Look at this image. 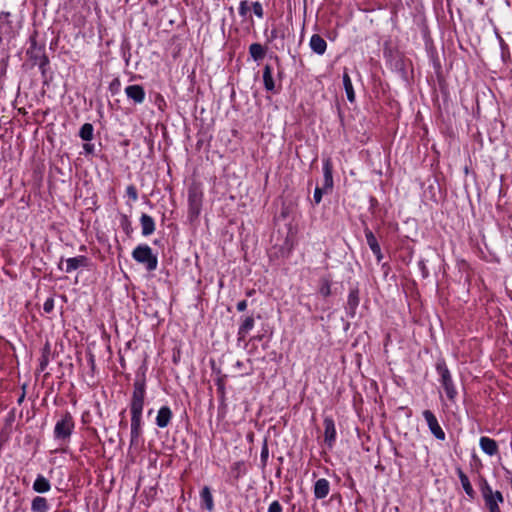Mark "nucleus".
Listing matches in <instances>:
<instances>
[{"label": "nucleus", "instance_id": "obj_39", "mask_svg": "<svg viewBox=\"0 0 512 512\" xmlns=\"http://www.w3.org/2000/svg\"><path fill=\"white\" fill-rule=\"evenodd\" d=\"M50 60L49 57H42L41 60L37 61V63H34L35 65H38L42 77H46L47 68L49 66Z\"/></svg>", "mask_w": 512, "mask_h": 512}, {"label": "nucleus", "instance_id": "obj_40", "mask_svg": "<svg viewBox=\"0 0 512 512\" xmlns=\"http://www.w3.org/2000/svg\"><path fill=\"white\" fill-rule=\"evenodd\" d=\"M146 372H147V365H146V362L144 361L136 372L135 380H143V383L146 384Z\"/></svg>", "mask_w": 512, "mask_h": 512}, {"label": "nucleus", "instance_id": "obj_15", "mask_svg": "<svg viewBox=\"0 0 512 512\" xmlns=\"http://www.w3.org/2000/svg\"><path fill=\"white\" fill-rule=\"evenodd\" d=\"M263 84L266 91L273 94H277L280 91L281 84L276 86V82L273 78V68L271 65L266 64L263 68Z\"/></svg>", "mask_w": 512, "mask_h": 512}, {"label": "nucleus", "instance_id": "obj_4", "mask_svg": "<svg viewBox=\"0 0 512 512\" xmlns=\"http://www.w3.org/2000/svg\"><path fill=\"white\" fill-rule=\"evenodd\" d=\"M132 258L143 265L147 271L151 272L157 269L158 258L153 253L151 247L147 244H139L132 251Z\"/></svg>", "mask_w": 512, "mask_h": 512}, {"label": "nucleus", "instance_id": "obj_16", "mask_svg": "<svg viewBox=\"0 0 512 512\" xmlns=\"http://www.w3.org/2000/svg\"><path fill=\"white\" fill-rule=\"evenodd\" d=\"M333 162L331 157H326L323 159V187L326 190H333L334 181H333Z\"/></svg>", "mask_w": 512, "mask_h": 512}, {"label": "nucleus", "instance_id": "obj_23", "mask_svg": "<svg viewBox=\"0 0 512 512\" xmlns=\"http://www.w3.org/2000/svg\"><path fill=\"white\" fill-rule=\"evenodd\" d=\"M51 345L47 341L41 349V356L39 358V366L37 368V372H43L46 370L51 357Z\"/></svg>", "mask_w": 512, "mask_h": 512}, {"label": "nucleus", "instance_id": "obj_64", "mask_svg": "<svg viewBox=\"0 0 512 512\" xmlns=\"http://www.w3.org/2000/svg\"><path fill=\"white\" fill-rule=\"evenodd\" d=\"M178 359H179V354L176 356L175 354L173 355V362L176 364L178 362Z\"/></svg>", "mask_w": 512, "mask_h": 512}, {"label": "nucleus", "instance_id": "obj_46", "mask_svg": "<svg viewBox=\"0 0 512 512\" xmlns=\"http://www.w3.org/2000/svg\"><path fill=\"white\" fill-rule=\"evenodd\" d=\"M87 361L91 370V375L93 376L96 370V360L95 355L91 351H88L87 353Z\"/></svg>", "mask_w": 512, "mask_h": 512}, {"label": "nucleus", "instance_id": "obj_38", "mask_svg": "<svg viewBox=\"0 0 512 512\" xmlns=\"http://www.w3.org/2000/svg\"><path fill=\"white\" fill-rule=\"evenodd\" d=\"M251 10L250 4L247 0H242L239 3L238 12L239 15L243 18H246Z\"/></svg>", "mask_w": 512, "mask_h": 512}, {"label": "nucleus", "instance_id": "obj_56", "mask_svg": "<svg viewBox=\"0 0 512 512\" xmlns=\"http://www.w3.org/2000/svg\"><path fill=\"white\" fill-rule=\"evenodd\" d=\"M15 419V413H14V410L10 411L8 416H7V419H6V422L7 424H11Z\"/></svg>", "mask_w": 512, "mask_h": 512}, {"label": "nucleus", "instance_id": "obj_43", "mask_svg": "<svg viewBox=\"0 0 512 512\" xmlns=\"http://www.w3.org/2000/svg\"><path fill=\"white\" fill-rule=\"evenodd\" d=\"M10 17H11L10 12L2 11L0 13V28H2L4 26L11 27Z\"/></svg>", "mask_w": 512, "mask_h": 512}, {"label": "nucleus", "instance_id": "obj_44", "mask_svg": "<svg viewBox=\"0 0 512 512\" xmlns=\"http://www.w3.org/2000/svg\"><path fill=\"white\" fill-rule=\"evenodd\" d=\"M120 89H121V82H120L119 78H114L109 84V91L113 95H115L120 92Z\"/></svg>", "mask_w": 512, "mask_h": 512}, {"label": "nucleus", "instance_id": "obj_10", "mask_svg": "<svg viewBox=\"0 0 512 512\" xmlns=\"http://www.w3.org/2000/svg\"><path fill=\"white\" fill-rule=\"evenodd\" d=\"M422 415L426 420L427 425L431 433L434 435V437L438 440L444 441L446 438V434L442 427L440 426L434 413L431 410H424Z\"/></svg>", "mask_w": 512, "mask_h": 512}, {"label": "nucleus", "instance_id": "obj_5", "mask_svg": "<svg viewBox=\"0 0 512 512\" xmlns=\"http://www.w3.org/2000/svg\"><path fill=\"white\" fill-rule=\"evenodd\" d=\"M130 448H138L144 442L143 438V410H130Z\"/></svg>", "mask_w": 512, "mask_h": 512}, {"label": "nucleus", "instance_id": "obj_57", "mask_svg": "<svg viewBox=\"0 0 512 512\" xmlns=\"http://www.w3.org/2000/svg\"><path fill=\"white\" fill-rule=\"evenodd\" d=\"M218 394V397H219V400L221 402V404H225V400H226V391H223L222 393L221 392H217Z\"/></svg>", "mask_w": 512, "mask_h": 512}, {"label": "nucleus", "instance_id": "obj_27", "mask_svg": "<svg viewBox=\"0 0 512 512\" xmlns=\"http://www.w3.org/2000/svg\"><path fill=\"white\" fill-rule=\"evenodd\" d=\"M49 508V503L45 497L36 496L31 502L32 512H48Z\"/></svg>", "mask_w": 512, "mask_h": 512}, {"label": "nucleus", "instance_id": "obj_6", "mask_svg": "<svg viewBox=\"0 0 512 512\" xmlns=\"http://www.w3.org/2000/svg\"><path fill=\"white\" fill-rule=\"evenodd\" d=\"M203 192L199 185L192 184L188 188V216L191 221L197 219L201 213Z\"/></svg>", "mask_w": 512, "mask_h": 512}, {"label": "nucleus", "instance_id": "obj_22", "mask_svg": "<svg viewBox=\"0 0 512 512\" xmlns=\"http://www.w3.org/2000/svg\"><path fill=\"white\" fill-rule=\"evenodd\" d=\"M201 507L209 512L214 510V501L211 490L208 486H204L200 491Z\"/></svg>", "mask_w": 512, "mask_h": 512}, {"label": "nucleus", "instance_id": "obj_51", "mask_svg": "<svg viewBox=\"0 0 512 512\" xmlns=\"http://www.w3.org/2000/svg\"><path fill=\"white\" fill-rule=\"evenodd\" d=\"M418 267L421 271V275L423 278H428L429 277V270L426 266V263H425V260L424 259H421L419 262H418Z\"/></svg>", "mask_w": 512, "mask_h": 512}, {"label": "nucleus", "instance_id": "obj_35", "mask_svg": "<svg viewBox=\"0 0 512 512\" xmlns=\"http://www.w3.org/2000/svg\"><path fill=\"white\" fill-rule=\"evenodd\" d=\"M500 48H501V57L504 63H508L511 61V54L508 44L500 37Z\"/></svg>", "mask_w": 512, "mask_h": 512}, {"label": "nucleus", "instance_id": "obj_28", "mask_svg": "<svg viewBox=\"0 0 512 512\" xmlns=\"http://www.w3.org/2000/svg\"><path fill=\"white\" fill-rule=\"evenodd\" d=\"M343 86H344L348 101L353 103L355 101V92H354L351 78L347 72V69H345L343 72Z\"/></svg>", "mask_w": 512, "mask_h": 512}, {"label": "nucleus", "instance_id": "obj_60", "mask_svg": "<svg viewBox=\"0 0 512 512\" xmlns=\"http://www.w3.org/2000/svg\"><path fill=\"white\" fill-rule=\"evenodd\" d=\"M370 205H371V208H374L378 205V201L375 197L370 198Z\"/></svg>", "mask_w": 512, "mask_h": 512}, {"label": "nucleus", "instance_id": "obj_12", "mask_svg": "<svg viewBox=\"0 0 512 512\" xmlns=\"http://www.w3.org/2000/svg\"><path fill=\"white\" fill-rule=\"evenodd\" d=\"M360 303V290L358 286L352 287L349 290L346 304V313L350 318H354L356 315L357 308Z\"/></svg>", "mask_w": 512, "mask_h": 512}, {"label": "nucleus", "instance_id": "obj_2", "mask_svg": "<svg viewBox=\"0 0 512 512\" xmlns=\"http://www.w3.org/2000/svg\"><path fill=\"white\" fill-rule=\"evenodd\" d=\"M75 429V420L69 411H64L57 419L53 436L54 440L61 445H67L70 442L71 436Z\"/></svg>", "mask_w": 512, "mask_h": 512}, {"label": "nucleus", "instance_id": "obj_50", "mask_svg": "<svg viewBox=\"0 0 512 512\" xmlns=\"http://www.w3.org/2000/svg\"><path fill=\"white\" fill-rule=\"evenodd\" d=\"M54 309V299L49 297L43 304V310L45 313H51Z\"/></svg>", "mask_w": 512, "mask_h": 512}, {"label": "nucleus", "instance_id": "obj_21", "mask_svg": "<svg viewBox=\"0 0 512 512\" xmlns=\"http://www.w3.org/2000/svg\"><path fill=\"white\" fill-rule=\"evenodd\" d=\"M456 471H457L458 477L460 479V482L462 484V487H463L465 493L467 494V496L469 497L470 500H474L475 496H476V492L473 489L468 476L464 473V471L460 467H458L456 469Z\"/></svg>", "mask_w": 512, "mask_h": 512}, {"label": "nucleus", "instance_id": "obj_36", "mask_svg": "<svg viewBox=\"0 0 512 512\" xmlns=\"http://www.w3.org/2000/svg\"><path fill=\"white\" fill-rule=\"evenodd\" d=\"M268 458H269L268 442H267V439H264V442H263V445L261 448V454H260V461H261L262 468H265L267 466Z\"/></svg>", "mask_w": 512, "mask_h": 512}, {"label": "nucleus", "instance_id": "obj_42", "mask_svg": "<svg viewBox=\"0 0 512 512\" xmlns=\"http://www.w3.org/2000/svg\"><path fill=\"white\" fill-rule=\"evenodd\" d=\"M250 7L253 10V13L258 18H263L264 17V9H263V6H262V4L260 2H258V1L253 2V3H251Z\"/></svg>", "mask_w": 512, "mask_h": 512}, {"label": "nucleus", "instance_id": "obj_62", "mask_svg": "<svg viewBox=\"0 0 512 512\" xmlns=\"http://www.w3.org/2000/svg\"><path fill=\"white\" fill-rule=\"evenodd\" d=\"M120 365H121V367H122L123 369H124V368H125V366H126V364H125V360H124V358H123L122 356L120 357Z\"/></svg>", "mask_w": 512, "mask_h": 512}, {"label": "nucleus", "instance_id": "obj_25", "mask_svg": "<svg viewBox=\"0 0 512 512\" xmlns=\"http://www.w3.org/2000/svg\"><path fill=\"white\" fill-rule=\"evenodd\" d=\"M140 225L142 229V235L143 236H149L155 231V222L154 219L146 214L143 213L140 217Z\"/></svg>", "mask_w": 512, "mask_h": 512}, {"label": "nucleus", "instance_id": "obj_31", "mask_svg": "<svg viewBox=\"0 0 512 512\" xmlns=\"http://www.w3.org/2000/svg\"><path fill=\"white\" fill-rule=\"evenodd\" d=\"M364 234H365L367 244L372 252L375 251L376 249L381 248L376 236L374 235V233L372 232V230L369 227H367V226L364 227Z\"/></svg>", "mask_w": 512, "mask_h": 512}, {"label": "nucleus", "instance_id": "obj_48", "mask_svg": "<svg viewBox=\"0 0 512 512\" xmlns=\"http://www.w3.org/2000/svg\"><path fill=\"white\" fill-rule=\"evenodd\" d=\"M154 103L157 105L159 110H161V111L165 110V108H166V101H165L164 97L160 93H157L155 95Z\"/></svg>", "mask_w": 512, "mask_h": 512}, {"label": "nucleus", "instance_id": "obj_63", "mask_svg": "<svg viewBox=\"0 0 512 512\" xmlns=\"http://www.w3.org/2000/svg\"><path fill=\"white\" fill-rule=\"evenodd\" d=\"M255 293V290L254 289H250L246 292V295L247 296H252L253 294Z\"/></svg>", "mask_w": 512, "mask_h": 512}, {"label": "nucleus", "instance_id": "obj_55", "mask_svg": "<svg viewBox=\"0 0 512 512\" xmlns=\"http://www.w3.org/2000/svg\"><path fill=\"white\" fill-rule=\"evenodd\" d=\"M275 61H276V62H277V64H278V78H279V80L281 81L282 76H283V69H282V68H281V66H280V59H279V57H278V56H275Z\"/></svg>", "mask_w": 512, "mask_h": 512}, {"label": "nucleus", "instance_id": "obj_8", "mask_svg": "<svg viewBox=\"0 0 512 512\" xmlns=\"http://www.w3.org/2000/svg\"><path fill=\"white\" fill-rule=\"evenodd\" d=\"M146 398V384L143 380H134L133 392L130 399V410H143Z\"/></svg>", "mask_w": 512, "mask_h": 512}, {"label": "nucleus", "instance_id": "obj_32", "mask_svg": "<svg viewBox=\"0 0 512 512\" xmlns=\"http://www.w3.org/2000/svg\"><path fill=\"white\" fill-rule=\"evenodd\" d=\"M94 127L91 123H85L79 130V137L86 142L93 139Z\"/></svg>", "mask_w": 512, "mask_h": 512}, {"label": "nucleus", "instance_id": "obj_13", "mask_svg": "<svg viewBox=\"0 0 512 512\" xmlns=\"http://www.w3.org/2000/svg\"><path fill=\"white\" fill-rule=\"evenodd\" d=\"M255 318L253 315L242 316L237 332V341H245L247 335L254 328Z\"/></svg>", "mask_w": 512, "mask_h": 512}, {"label": "nucleus", "instance_id": "obj_59", "mask_svg": "<svg viewBox=\"0 0 512 512\" xmlns=\"http://www.w3.org/2000/svg\"><path fill=\"white\" fill-rule=\"evenodd\" d=\"M264 335L263 334H258V335H255L251 338V341H256V342H260L262 341Z\"/></svg>", "mask_w": 512, "mask_h": 512}, {"label": "nucleus", "instance_id": "obj_26", "mask_svg": "<svg viewBox=\"0 0 512 512\" xmlns=\"http://www.w3.org/2000/svg\"><path fill=\"white\" fill-rule=\"evenodd\" d=\"M32 489L37 493H46L51 489V483L43 475L38 474L32 485Z\"/></svg>", "mask_w": 512, "mask_h": 512}, {"label": "nucleus", "instance_id": "obj_52", "mask_svg": "<svg viewBox=\"0 0 512 512\" xmlns=\"http://www.w3.org/2000/svg\"><path fill=\"white\" fill-rule=\"evenodd\" d=\"M247 306H248L247 300H241L237 303L236 308L239 312H243L247 309Z\"/></svg>", "mask_w": 512, "mask_h": 512}, {"label": "nucleus", "instance_id": "obj_41", "mask_svg": "<svg viewBox=\"0 0 512 512\" xmlns=\"http://www.w3.org/2000/svg\"><path fill=\"white\" fill-rule=\"evenodd\" d=\"M277 38H281L283 40L285 38V32L283 29L274 27V28H272V30L270 32L269 41H274Z\"/></svg>", "mask_w": 512, "mask_h": 512}, {"label": "nucleus", "instance_id": "obj_49", "mask_svg": "<svg viewBox=\"0 0 512 512\" xmlns=\"http://www.w3.org/2000/svg\"><path fill=\"white\" fill-rule=\"evenodd\" d=\"M8 63H9V56L8 55L5 58H2L0 60V78H3V77L6 76Z\"/></svg>", "mask_w": 512, "mask_h": 512}, {"label": "nucleus", "instance_id": "obj_19", "mask_svg": "<svg viewBox=\"0 0 512 512\" xmlns=\"http://www.w3.org/2000/svg\"><path fill=\"white\" fill-rule=\"evenodd\" d=\"M309 45L311 50L318 55H323L327 49V42L319 34H313L311 36Z\"/></svg>", "mask_w": 512, "mask_h": 512}, {"label": "nucleus", "instance_id": "obj_34", "mask_svg": "<svg viewBox=\"0 0 512 512\" xmlns=\"http://www.w3.org/2000/svg\"><path fill=\"white\" fill-rule=\"evenodd\" d=\"M226 380L227 375L222 374L221 370L218 369L217 371V378L215 379V385L217 386V392H223L226 391Z\"/></svg>", "mask_w": 512, "mask_h": 512}, {"label": "nucleus", "instance_id": "obj_54", "mask_svg": "<svg viewBox=\"0 0 512 512\" xmlns=\"http://www.w3.org/2000/svg\"><path fill=\"white\" fill-rule=\"evenodd\" d=\"M373 254L376 257L377 262L380 263L382 261V259H383V253L381 251V248L376 249L375 251H373Z\"/></svg>", "mask_w": 512, "mask_h": 512}, {"label": "nucleus", "instance_id": "obj_37", "mask_svg": "<svg viewBox=\"0 0 512 512\" xmlns=\"http://www.w3.org/2000/svg\"><path fill=\"white\" fill-rule=\"evenodd\" d=\"M331 190H326L325 187H316L314 190L313 201L314 205H318L322 201L323 194L330 193Z\"/></svg>", "mask_w": 512, "mask_h": 512}, {"label": "nucleus", "instance_id": "obj_33", "mask_svg": "<svg viewBox=\"0 0 512 512\" xmlns=\"http://www.w3.org/2000/svg\"><path fill=\"white\" fill-rule=\"evenodd\" d=\"M120 227L122 228L123 232L126 234L128 238L132 236L133 233V227L132 222L130 221L129 217L126 214L120 215Z\"/></svg>", "mask_w": 512, "mask_h": 512}, {"label": "nucleus", "instance_id": "obj_29", "mask_svg": "<svg viewBox=\"0 0 512 512\" xmlns=\"http://www.w3.org/2000/svg\"><path fill=\"white\" fill-rule=\"evenodd\" d=\"M249 54L254 61H260L266 55V48L260 43H252L249 46Z\"/></svg>", "mask_w": 512, "mask_h": 512}, {"label": "nucleus", "instance_id": "obj_9", "mask_svg": "<svg viewBox=\"0 0 512 512\" xmlns=\"http://www.w3.org/2000/svg\"><path fill=\"white\" fill-rule=\"evenodd\" d=\"M64 258L62 257L57 265L59 270H64L66 273H71L79 268H87L90 266V259L84 255L68 258L65 260L66 267H63Z\"/></svg>", "mask_w": 512, "mask_h": 512}, {"label": "nucleus", "instance_id": "obj_30", "mask_svg": "<svg viewBox=\"0 0 512 512\" xmlns=\"http://www.w3.org/2000/svg\"><path fill=\"white\" fill-rule=\"evenodd\" d=\"M231 475L235 481H238L247 473V466L244 461L234 462L230 469Z\"/></svg>", "mask_w": 512, "mask_h": 512}, {"label": "nucleus", "instance_id": "obj_58", "mask_svg": "<svg viewBox=\"0 0 512 512\" xmlns=\"http://www.w3.org/2000/svg\"><path fill=\"white\" fill-rule=\"evenodd\" d=\"M436 67H437V69H438L437 75H438L439 82H440V83H441V82H444L443 77H442V75H441V65H440V63H439V62L436 64Z\"/></svg>", "mask_w": 512, "mask_h": 512}, {"label": "nucleus", "instance_id": "obj_17", "mask_svg": "<svg viewBox=\"0 0 512 512\" xmlns=\"http://www.w3.org/2000/svg\"><path fill=\"white\" fill-rule=\"evenodd\" d=\"M173 418V412L169 406H162L158 410L155 423L159 428H166Z\"/></svg>", "mask_w": 512, "mask_h": 512}, {"label": "nucleus", "instance_id": "obj_53", "mask_svg": "<svg viewBox=\"0 0 512 512\" xmlns=\"http://www.w3.org/2000/svg\"><path fill=\"white\" fill-rule=\"evenodd\" d=\"M94 144H91V143H85L83 145V149L85 151L86 154H94Z\"/></svg>", "mask_w": 512, "mask_h": 512}, {"label": "nucleus", "instance_id": "obj_47", "mask_svg": "<svg viewBox=\"0 0 512 512\" xmlns=\"http://www.w3.org/2000/svg\"><path fill=\"white\" fill-rule=\"evenodd\" d=\"M126 195L132 200L136 201L138 199V191L134 185H129L126 188Z\"/></svg>", "mask_w": 512, "mask_h": 512}, {"label": "nucleus", "instance_id": "obj_20", "mask_svg": "<svg viewBox=\"0 0 512 512\" xmlns=\"http://www.w3.org/2000/svg\"><path fill=\"white\" fill-rule=\"evenodd\" d=\"M330 492V483L327 479H318L314 484V496L316 499H324Z\"/></svg>", "mask_w": 512, "mask_h": 512}, {"label": "nucleus", "instance_id": "obj_7", "mask_svg": "<svg viewBox=\"0 0 512 512\" xmlns=\"http://www.w3.org/2000/svg\"><path fill=\"white\" fill-rule=\"evenodd\" d=\"M39 33L37 30H34L29 37V48L26 51V54L30 61L33 63H37V61L41 60L42 57H48L46 54V45L45 42H38Z\"/></svg>", "mask_w": 512, "mask_h": 512}, {"label": "nucleus", "instance_id": "obj_3", "mask_svg": "<svg viewBox=\"0 0 512 512\" xmlns=\"http://www.w3.org/2000/svg\"><path fill=\"white\" fill-rule=\"evenodd\" d=\"M479 489L482 494L485 507L489 512H501L500 504L504 502L503 494L500 491H493L485 478H481Z\"/></svg>", "mask_w": 512, "mask_h": 512}, {"label": "nucleus", "instance_id": "obj_24", "mask_svg": "<svg viewBox=\"0 0 512 512\" xmlns=\"http://www.w3.org/2000/svg\"><path fill=\"white\" fill-rule=\"evenodd\" d=\"M332 277L330 274L322 276L319 279L318 292L323 298H328L332 295Z\"/></svg>", "mask_w": 512, "mask_h": 512}, {"label": "nucleus", "instance_id": "obj_11", "mask_svg": "<svg viewBox=\"0 0 512 512\" xmlns=\"http://www.w3.org/2000/svg\"><path fill=\"white\" fill-rule=\"evenodd\" d=\"M324 426V442L328 448H332L335 445L337 432L335 422L332 417L326 416L323 419Z\"/></svg>", "mask_w": 512, "mask_h": 512}, {"label": "nucleus", "instance_id": "obj_45", "mask_svg": "<svg viewBox=\"0 0 512 512\" xmlns=\"http://www.w3.org/2000/svg\"><path fill=\"white\" fill-rule=\"evenodd\" d=\"M267 512H284V508L278 500H274L269 504Z\"/></svg>", "mask_w": 512, "mask_h": 512}, {"label": "nucleus", "instance_id": "obj_14", "mask_svg": "<svg viewBox=\"0 0 512 512\" xmlns=\"http://www.w3.org/2000/svg\"><path fill=\"white\" fill-rule=\"evenodd\" d=\"M125 94L135 105L142 104L145 100V90L142 85L133 84L125 88Z\"/></svg>", "mask_w": 512, "mask_h": 512}, {"label": "nucleus", "instance_id": "obj_18", "mask_svg": "<svg viewBox=\"0 0 512 512\" xmlns=\"http://www.w3.org/2000/svg\"><path fill=\"white\" fill-rule=\"evenodd\" d=\"M479 445L482 451L489 456H494L498 453L497 442L490 437L482 436L479 440Z\"/></svg>", "mask_w": 512, "mask_h": 512}, {"label": "nucleus", "instance_id": "obj_61", "mask_svg": "<svg viewBox=\"0 0 512 512\" xmlns=\"http://www.w3.org/2000/svg\"><path fill=\"white\" fill-rule=\"evenodd\" d=\"M24 398H25V391H23L21 393V395L19 396V398L17 400L18 404H21L23 402Z\"/></svg>", "mask_w": 512, "mask_h": 512}, {"label": "nucleus", "instance_id": "obj_1", "mask_svg": "<svg viewBox=\"0 0 512 512\" xmlns=\"http://www.w3.org/2000/svg\"><path fill=\"white\" fill-rule=\"evenodd\" d=\"M435 370L438 374V381L443 389L450 404H455L458 396L457 387L452 378L446 360L442 357L438 358L435 363Z\"/></svg>", "mask_w": 512, "mask_h": 512}]
</instances>
